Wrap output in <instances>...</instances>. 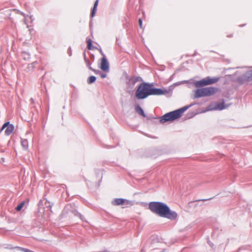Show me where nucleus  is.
I'll return each instance as SVG.
<instances>
[{"instance_id": "obj_4", "label": "nucleus", "mask_w": 252, "mask_h": 252, "mask_svg": "<svg viewBox=\"0 0 252 252\" xmlns=\"http://www.w3.org/2000/svg\"><path fill=\"white\" fill-rule=\"evenodd\" d=\"M217 92V89L214 87H206L197 89L195 91L194 97L198 98L209 96L214 94Z\"/></svg>"}, {"instance_id": "obj_17", "label": "nucleus", "mask_w": 252, "mask_h": 252, "mask_svg": "<svg viewBox=\"0 0 252 252\" xmlns=\"http://www.w3.org/2000/svg\"><path fill=\"white\" fill-rule=\"evenodd\" d=\"M100 76L102 78H104L106 77V75L105 74H101Z\"/></svg>"}, {"instance_id": "obj_6", "label": "nucleus", "mask_w": 252, "mask_h": 252, "mask_svg": "<svg viewBox=\"0 0 252 252\" xmlns=\"http://www.w3.org/2000/svg\"><path fill=\"white\" fill-rule=\"evenodd\" d=\"M228 105H224V103L222 102H219V103H214L211 104L208 107L207 110H221L223 109L226 108L227 107Z\"/></svg>"}, {"instance_id": "obj_9", "label": "nucleus", "mask_w": 252, "mask_h": 252, "mask_svg": "<svg viewBox=\"0 0 252 252\" xmlns=\"http://www.w3.org/2000/svg\"><path fill=\"white\" fill-rule=\"evenodd\" d=\"M100 68L103 71L108 72L109 66V63L106 59L105 57H103L101 59V64H100Z\"/></svg>"}, {"instance_id": "obj_8", "label": "nucleus", "mask_w": 252, "mask_h": 252, "mask_svg": "<svg viewBox=\"0 0 252 252\" xmlns=\"http://www.w3.org/2000/svg\"><path fill=\"white\" fill-rule=\"evenodd\" d=\"M6 128L5 130V134L6 135H10L14 130V126L12 124H10L9 122L5 123L3 124L2 126L1 130Z\"/></svg>"}, {"instance_id": "obj_16", "label": "nucleus", "mask_w": 252, "mask_h": 252, "mask_svg": "<svg viewBox=\"0 0 252 252\" xmlns=\"http://www.w3.org/2000/svg\"><path fill=\"white\" fill-rule=\"evenodd\" d=\"M138 22H139V27H140V28H142V20L141 19H139V20H138Z\"/></svg>"}, {"instance_id": "obj_15", "label": "nucleus", "mask_w": 252, "mask_h": 252, "mask_svg": "<svg viewBox=\"0 0 252 252\" xmlns=\"http://www.w3.org/2000/svg\"><path fill=\"white\" fill-rule=\"evenodd\" d=\"M86 63H87V64L88 66L89 67V68H90V69H91L93 70L95 73H98V72H99V71H98V70H95L93 69L92 68V67H91V66H90V62H89V61H88V62H87V61H86Z\"/></svg>"}, {"instance_id": "obj_19", "label": "nucleus", "mask_w": 252, "mask_h": 252, "mask_svg": "<svg viewBox=\"0 0 252 252\" xmlns=\"http://www.w3.org/2000/svg\"><path fill=\"white\" fill-rule=\"evenodd\" d=\"M250 74L252 75V70L250 71Z\"/></svg>"}, {"instance_id": "obj_10", "label": "nucleus", "mask_w": 252, "mask_h": 252, "mask_svg": "<svg viewBox=\"0 0 252 252\" xmlns=\"http://www.w3.org/2000/svg\"><path fill=\"white\" fill-rule=\"evenodd\" d=\"M98 3V0H96L95 1V2H94V7H93V10H92V13H91V16L92 17L94 16V15L95 14V12L96 10V7L97 6Z\"/></svg>"}, {"instance_id": "obj_18", "label": "nucleus", "mask_w": 252, "mask_h": 252, "mask_svg": "<svg viewBox=\"0 0 252 252\" xmlns=\"http://www.w3.org/2000/svg\"><path fill=\"white\" fill-rule=\"evenodd\" d=\"M68 53L69 55L70 56V55H71V50H70V49H69L68 50Z\"/></svg>"}, {"instance_id": "obj_1", "label": "nucleus", "mask_w": 252, "mask_h": 252, "mask_svg": "<svg viewBox=\"0 0 252 252\" xmlns=\"http://www.w3.org/2000/svg\"><path fill=\"white\" fill-rule=\"evenodd\" d=\"M149 208L151 211L162 217L174 220L177 217L175 212L170 211L169 207L163 203L151 202L149 204Z\"/></svg>"}, {"instance_id": "obj_14", "label": "nucleus", "mask_w": 252, "mask_h": 252, "mask_svg": "<svg viewBox=\"0 0 252 252\" xmlns=\"http://www.w3.org/2000/svg\"><path fill=\"white\" fill-rule=\"evenodd\" d=\"M87 45H88V48L89 49H92V40L91 39H88L87 40Z\"/></svg>"}, {"instance_id": "obj_7", "label": "nucleus", "mask_w": 252, "mask_h": 252, "mask_svg": "<svg viewBox=\"0 0 252 252\" xmlns=\"http://www.w3.org/2000/svg\"><path fill=\"white\" fill-rule=\"evenodd\" d=\"M112 203L114 205H132L133 204L131 201L122 198L115 199L112 201Z\"/></svg>"}, {"instance_id": "obj_12", "label": "nucleus", "mask_w": 252, "mask_h": 252, "mask_svg": "<svg viewBox=\"0 0 252 252\" xmlns=\"http://www.w3.org/2000/svg\"><path fill=\"white\" fill-rule=\"evenodd\" d=\"M95 80H96L95 77L94 76H92L88 78V83L89 84L93 83L94 82H95Z\"/></svg>"}, {"instance_id": "obj_11", "label": "nucleus", "mask_w": 252, "mask_h": 252, "mask_svg": "<svg viewBox=\"0 0 252 252\" xmlns=\"http://www.w3.org/2000/svg\"><path fill=\"white\" fill-rule=\"evenodd\" d=\"M135 110L138 113L141 115L143 117H145V115L144 114L143 110L139 106H137L135 108Z\"/></svg>"}, {"instance_id": "obj_3", "label": "nucleus", "mask_w": 252, "mask_h": 252, "mask_svg": "<svg viewBox=\"0 0 252 252\" xmlns=\"http://www.w3.org/2000/svg\"><path fill=\"white\" fill-rule=\"evenodd\" d=\"M188 108V107L186 106L176 111L168 113L162 116L160 122L161 123H164L167 121H173L180 118L182 113L185 112Z\"/></svg>"}, {"instance_id": "obj_13", "label": "nucleus", "mask_w": 252, "mask_h": 252, "mask_svg": "<svg viewBox=\"0 0 252 252\" xmlns=\"http://www.w3.org/2000/svg\"><path fill=\"white\" fill-rule=\"evenodd\" d=\"M24 204H25L24 202H22L19 205H18L17 206V207L16 208V210L17 211H20L22 209V208L24 207Z\"/></svg>"}, {"instance_id": "obj_5", "label": "nucleus", "mask_w": 252, "mask_h": 252, "mask_svg": "<svg viewBox=\"0 0 252 252\" xmlns=\"http://www.w3.org/2000/svg\"><path fill=\"white\" fill-rule=\"evenodd\" d=\"M219 78L206 77L201 80L197 81L195 83V86L196 87H200L208 85H211L219 81Z\"/></svg>"}, {"instance_id": "obj_2", "label": "nucleus", "mask_w": 252, "mask_h": 252, "mask_svg": "<svg viewBox=\"0 0 252 252\" xmlns=\"http://www.w3.org/2000/svg\"><path fill=\"white\" fill-rule=\"evenodd\" d=\"M152 85L147 83L141 84L135 93L136 97L138 99H144L150 95H161L166 92L160 89L152 88Z\"/></svg>"}]
</instances>
